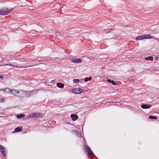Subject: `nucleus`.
<instances>
[{
	"instance_id": "1",
	"label": "nucleus",
	"mask_w": 159,
	"mask_h": 159,
	"mask_svg": "<svg viewBox=\"0 0 159 159\" xmlns=\"http://www.w3.org/2000/svg\"><path fill=\"white\" fill-rule=\"evenodd\" d=\"M25 91L15 89L13 95L18 98H22L25 97Z\"/></svg>"
},
{
	"instance_id": "2",
	"label": "nucleus",
	"mask_w": 159,
	"mask_h": 159,
	"mask_svg": "<svg viewBox=\"0 0 159 159\" xmlns=\"http://www.w3.org/2000/svg\"><path fill=\"white\" fill-rule=\"evenodd\" d=\"M84 149H85V152L87 153V154L89 156H90L91 158H93L94 157V155L93 153L88 145H85L84 147Z\"/></svg>"
},
{
	"instance_id": "3",
	"label": "nucleus",
	"mask_w": 159,
	"mask_h": 159,
	"mask_svg": "<svg viewBox=\"0 0 159 159\" xmlns=\"http://www.w3.org/2000/svg\"><path fill=\"white\" fill-rule=\"evenodd\" d=\"M4 65H5V66H11L14 67H16V68H27V67H28L33 66H35L36 65H32V66L28 65V66H16V65H14L13 64H5Z\"/></svg>"
},
{
	"instance_id": "4",
	"label": "nucleus",
	"mask_w": 159,
	"mask_h": 159,
	"mask_svg": "<svg viewBox=\"0 0 159 159\" xmlns=\"http://www.w3.org/2000/svg\"><path fill=\"white\" fill-rule=\"evenodd\" d=\"M84 90L81 89L79 88H75L72 90V92L76 94H80L82 93Z\"/></svg>"
},
{
	"instance_id": "5",
	"label": "nucleus",
	"mask_w": 159,
	"mask_h": 159,
	"mask_svg": "<svg viewBox=\"0 0 159 159\" xmlns=\"http://www.w3.org/2000/svg\"><path fill=\"white\" fill-rule=\"evenodd\" d=\"M14 90L15 89L9 88H6L4 90L5 93L13 95L14 94Z\"/></svg>"
},
{
	"instance_id": "6",
	"label": "nucleus",
	"mask_w": 159,
	"mask_h": 159,
	"mask_svg": "<svg viewBox=\"0 0 159 159\" xmlns=\"http://www.w3.org/2000/svg\"><path fill=\"white\" fill-rule=\"evenodd\" d=\"M0 149L1 150L3 156L5 157H6V154H7V151L6 149L4 147H3L2 145H0Z\"/></svg>"
},
{
	"instance_id": "7",
	"label": "nucleus",
	"mask_w": 159,
	"mask_h": 159,
	"mask_svg": "<svg viewBox=\"0 0 159 159\" xmlns=\"http://www.w3.org/2000/svg\"><path fill=\"white\" fill-rule=\"evenodd\" d=\"M10 11H0V15H7L10 13Z\"/></svg>"
},
{
	"instance_id": "8",
	"label": "nucleus",
	"mask_w": 159,
	"mask_h": 159,
	"mask_svg": "<svg viewBox=\"0 0 159 159\" xmlns=\"http://www.w3.org/2000/svg\"><path fill=\"white\" fill-rule=\"evenodd\" d=\"M72 132L79 137L81 136V132L80 131H77L75 130H72Z\"/></svg>"
},
{
	"instance_id": "9",
	"label": "nucleus",
	"mask_w": 159,
	"mask_h": 159,
	"mask_svg": "<svg viewBox=\"0 0 159 159\" xmlns=\"http://www.w3.org/2000/svg\"><path fill=\"white\" fill-rule=\"evenodd\" d=\"M152 107L151 105H148L146 104L142 105L141 106V107L143 109H147L150 108Z\"/></svg>"
},
{
	"instance_id": "10",
	"label": "nucleus",
	"mask_w": 159,
	"mask_h": 159,
	"mask_svg": "<svg viewBox=\"0 0 159 159\" xmlns=\"http://www.w3.org/2000/svg\"><path fill=\"white\" fill-rule=\"evenodd\" d=\"M82 61V60L80 59H76L71 60V62L75 63H80Z\"/></svg>"
},
{
	"instance_id": "11",
	"label": "nucleus",
	"mask_w": 159,
	"mask_h": 159,
	"mask_svg": "<svg viewBox=\"0 0 159 159\" xmlns=\"http://www.w3.org/2000/svg\"><path fill=\"white\" fill-rule=\"evenodd\" d=\"M70 117L72 120L73 121L76 120L78 118V116L77 115L75 114L71 115Z\"/></svg>"
},
{
	"instance_id": "12",
	"label": "nucleus",
	"mask_w": 159,
	"mask_h": 159,
	"mask_svg": "<svg viewBox=\"0 0 159 159\" xmlns=\"http://www.w3.org/2000/svg\"><path fill=\"white\" fill-rule=\"evenodd\" d=\"M25 97H29L31 95H32L31 91H25Z\"/></svg>"
},
{
	"instance_id": "13",
	"label": "nucleus",
	"mask_w": 159,
	"mask_h": 159,
	"mask_svg": "<svg viewBox=\"0 0 159 159\" xmlns=\"http://www.w3.org/2000/svg\"><path fill=\"white\" fill-rule=\"evenodd\" d=\"M145 35L138 36L136 37V40H141L145 39Z\"/></svg>"
},
{
	"instance_id": "14",
	"label": "nucleus",
	"mask_w": 159,
	"mask_h": 159,
	"mask_svg": "<svg viewBox=\"0 0 159 159\" xmlns=\"http://www.w3.org/2000/svg\"><path fill=\"white\" fill-rule=\"evenodd\" d=\"M57 85L58 88H63L64 87V84L61 83H58L57 84Z\"/></svg>"
},
{
	"instance_id": "15",
	"label": "nucleus",
	"mask_w": 159,
	"mask_h": 159,
	"mask_svg": "<svg viewBox=\"0 0 159 159\" xmlns=\"http://www.w3.org/2000/svg\"><path fill=\"white\" fill-rule=\"evenodd\" d=\"M25 116L24 114H20L16 115V118L17 119H20L24 117Z\"/></svg>"
},
{
	"instance_id": "16",
	"label": "nucleus",
	"mask_w": 159,
	"mask_h": 159,
	"mask_svg": "<svg viewBox=\"0 0 159 159\" xmlns=\"http://www.w3.org/2000/svg\"><path fill=\"white\" fill-rule=\"evenodd\" d=\"M22 131L21 128L20 127H18L16 128L14 130L15 132H17Z\"/></svg>"
},
{
	"instance_id": "17",
	"label": "nucleus",
	"mask_w": 159,
	"mask_h": 159,
	"mask_svg": "<svg viewBox=\"0 0 159 159\" xmlns=\"http://www.w3.org/2000/svg\"><path fill=\"white\" fill-rule=\"evenodd\" d=\"M153 57H152L150 56L145 58L144 59L147 60L152 61L153 60Z\"/></svg>"
},
{
	"instance_id": "18",
	"label": "nucleus",
	"mask_w": 159,
	"mask_h": 159,
	"mask_svg": "<svg viewBox=\"0 0 159 159\" xmlns=\"http://www.w3.org/2000/svg\"><path fill=\"white\" fill-rule=\"evenodd\" d=\"M43 116V115L41 113H35V118H39Z\"/></svg>"
},
{
	"instance_id": "19",
	"label": "nucleus",
	"mask_w": 159,
	"mask_h": 159,
	"mask_svg": "<svg viewBox=\"0 0 159 159\" xmlns=\"http://www.w3.org/2000/svg\"><path fill=\"white\" fill-rule=\"evenodd\" d=\"M107 81L111 84H112L113 85H116V84L115 83V81L112 80H108Z\"/></svg>"
},
{
	"instance_id": "20",
	"label": "nucleus",
	"mask_w": 159,
	"mask_h": 159,
	"mask_svg": "<svg viewBox=\"0 0 159 159\" xmlns=\"http://www.w3.org/2000/svg\"><path fill=\"white\" fill-rule=\"evenodd\" d=\"M92 78V76H90L89 77H86L84 81L85 82H87L88 81H89L91 80Z\"/></svg>"
},
{
	"instance_id": "21",
	"label": "nucleus",
	"mask_w": 159,
	"mask_h": 159,
	"mask_svg": "<svg viewBox=\"0 0 159 159\" xmlns=\"http://www.w3.org/2000/svg\"><path fill=\"white\" fill-rule=\"evenodd\" d=\"M149 118L151 119H157V117L156 116H149Z\"/></svg>"
},
{
	"instance_id": "22",
	"label": "nucleus",
	"mask_w": 159,
	"mask_h": 159,
	"mask_svg": "<svg viewBox=\"0 0 159 159\" xmlns=\"http://www.w3.org/2000/svg\"><path fill=\"white\" fill-rule=\"evenodd\" d=\"M38 90L35 89L33 90V91H31L32 95L36 93H37Z\"/></svg>"
},
{
	"instance_id": "23",
	"label": "nucleus",
	"mask_w": 159,
	"mask_h": 159,
	"mask_svg": "<svg viewBox=\"0 0 159 159\" xmlns=\"http://www.w3.org/2000/svg\"><path fill=\"white\" fill-rule=\"evenodd\" d=\"M145 39H151L153 37L149 35H145Z\"/></svg>"
},
{
	"instance_id": "24",
	"label": "nucleus",
	"mask_w": 159,
	"mask_h": 159,
	"mask_svg": "<svg viewBox=\"0 0 159 159\" xmlns=\"http://www.w3.org/2000/svg\"><path fill=\"white\" fill-rule=\"evenodd\" d=\"M80 82V80L78 79H74L73 80V82L75 83H77Z\"/></svg>"
},
{
	"instance_id": "25",
	"label": "nucleus",
	"mask_w": 159,
	"mask_h": 159,
	"mask_svg": "<svg viewBox=\"0 0 159 159\" xmlns=\"http://www.w3.org/2000/svg\"><path fill=\"white\" fill-rule=\"evenodd\" d=\"M29 117L31 118H35V113L30 114L29 115Z\"/></svg>"
},
{
	"instance_id": "26",
	"label": "nucleus",
	"mask_w": 159,
	"mask_h": 159,
	"mask_svg": "<svg viewBox=\"0 0 159 159\" xmlns=\"http://www.w3.org/2000/svg\"><path fill=\"white\" fill-rule=\"evenodd\" d=\"M55 82V80H52L51 81V83H53L54 82Z\"/></svg>"
},
{
	"instance_id": "27",
	"label": "nucleus",
	"mask_w": 159,
	"mask_h": 159,
	"mask_svg": "<svg viewBox=\"0 0 159 159\" xmlns=\"http://www.w3.org/2000/svg\"><path fill=\"white\" fill-rule=\"evenodd\" d=\"M3 78V76L2 75L0 76V79H2Z\"/></svg>"
},
{
	"instance_id": "28",
	"label": "nucleus",
	"mask_w": 159,
	"mask_h": 159,
	"mask_svg": "<svg viewBox=\"0 0 159 159\" xmlns=\"http://www.w3.org/2000/svg\"><path fill=\"white\" fill-rule=\"evenodd\" d=\"M5 89H0V91H3V90H4Z\"/></svg>"
},
{
	"instance_id": "29",
	"label": "nucleus",
	"mask_w": 159,
	"mask_h": 159,
	"mask_svg": "<svg viewBox=\"0 0 159 159\" xmlns=\"http://www.w3.org/2000/svg\"><path fill=\"white\" fill-rule=\"evenodd\" d=\"M2 2V1L1 0H0V3H1Z\"/></svg>"
},
{
	"instance_id": "30",
	"label": "nucleus",
	"mask_w": 159,
	"mask_h": 159,
	"mask_svg": "<svg viewBox=\"0 0 159 159\" xmlns=\"http://www.w3.org/2000/svg\"><path fill=\"white\" fill-rule=\"evenodd\" d=\"M13 8H12V9H11V10L12 9H13Z\"/></svg>"
},
{
	"instance_id": "31",
	"label": "nucleus",
	"mask_w": 159,
	"mask_h": 159,
	"mask_svg": "<svg viewBox=\"0 0 159 159\" xmlns=\"http://www.w3.org/2000/svg\"><path fill=\"white\" fill-rule=\"evenodd\" d=\"M0 101H1V99H0Z\"/></svg>"
}]
</instances>
